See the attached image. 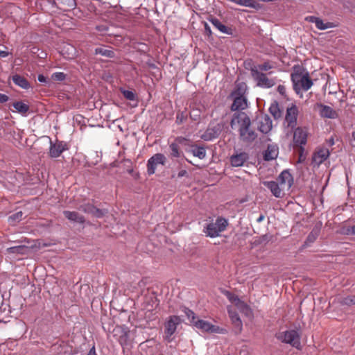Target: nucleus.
Returning a JSON list of instances; mask_svg holds the SVG:
<instances>
[{
	"label": "nucleus",
	"instance_id": "obj_1",
	"mask_svg": "<svg viewBox=\"0 0 355 355\" xmlns=\"http://www.w3.org/2000/svg\"><path fill=\"white\" fill-rule=\"evenodd\" d=\"M251 121L244 112L234 114L230 123L232 128H238L241 139L243 141H252L257 138V133L250 128Z\"/></svg>",
	"mask_w": 355,
	"mask_h": 355
},
{
	"label": "nucleus",
	"instance_id": "obj_2",
	"mask_svg": "<svg viewBox=\"0 0 355 355\" xmlns=\"http://www.w3.org/2000/svg\"><path fill=\"white\" fill-rule=\"evenodd\" d=\"M181 311L185 313L188 320L192 323L196 328L202 330V331L211 333V334H222L224 330L220 328L218 326L212 324L208 321L204 320L197 319L195 316V313L187 307H182Z\"/></svg>",
	"mask_w": 355,
	"mask_h": 355
},
{
	"label": "nucleus",
	"instance_id": "obj_3",
	"mask_svg": "<svg viewBox=\"0 0 355 355\" xmlns=\"http://www.w3.org/2000/svg\"><path fill=\"white\" fill-rule=\"evenodd\" d=\"M227 225L228 221L227 219L223 217H218L214 222L211 221L206 225L203 232L206 236L216 238L219 236L220 233L226 230Z\"/></svg>",
	"mask_w": 355,
	"mask_h": 355
},
{
	"label": "nucleus",
	"instance_id": "obj_4",
	"mask_svg": "<svg viewBox=\"0 0 355 355\" xmlns=\"http://www.w3.org/2000/svg\"><path fill=\"white\" fill-rule=\"evenodd\" d=\"M291 79L293 83L294 89L297 93H299L301 89L304 91L309 90L313 85L307 73L304 74L300 73H293Z\"/></svg>",
	"mask_w": 355,
	"mask_h": 355
},
{
	"label": "nucleus",
	"instance_id": "obj_5",
	"mask_svg": "<svg viewBox=\"0 0 355 355\" xmlns=\"http://www.w3.org/2000/svg\"><path fill=\"white\" fill-rule=\"evenodd\" d=\"M277 338L283 343L289 344L297 349H300V336L296 330L291 329L279 332L277 335Z\"/></svg>",
	"mask_w": 355,
	"mask_h": 355
},
{
	"label": "nucleus",
	"instance_id": "obj_6",
	"mask_svg": "<svg viewBox=\"0 0 355 355\" xmlns=\"http://www.w3.org/2000/svg\"><path fill=\"white\" fill-rule=\"evenodd\" d=\"M113 335L123 348L130 345V330L128 327L116 326L113 330Z\"/></svg>",
	"mask_w": 355,
	"mask_h": 355
},
{
	"label": "nucleus",
	"instance_id": "obj_7",
	"mask_svg": "<svg viewBox=\"0 0 355 355\" xmlns=\"http://www.w3.org/2000/svg\"><path fill=\"white\" fill-rule=\"evenodd\" d=\"M251 74L258 87L270 88L275 85V79L268 78L266 74L258 71L257 69H251Z\"/></svg>",
	"mask_w": 355,
	"mask_h": 355
},
{
	"label": "nucleus",
	"instance_id": "obj_8",
	"mask_svg": "<svg viewBox=\"0 0 355 355\" xmlns=\"http://www.w3.org/2000/svg\"><path fill=\"white\" fill-rule=\"evenodd\" d=\"M181 322L179 316L172 315L165 323V336L164 339L171 343L173 340L172 336L175 332L178 325Z\"/></svg>",
	"mask_w": 355,
	"mask_h": 355
},
{
	"label": "nucleus",
	"instance_id": "obj_9",
	"mask_svg": "<svg viewBox=\"0 0 355 355\" xmlns=\"http://www.w3.org/2000/svg\"><path fill=\"white\" fill-rule=\"evenodd\" d=\"M166 161V157L162 153H157L152 156L147 162L148 174L150 175L154 174L159 165H165Z\"/></svg>",
	"mask_w": 355,
	"mask_h": 355
},
{
	"label": "nucleus",
	"instance_id": "obj_10",
	"mask_svg": "<svg viewBox=\"0 0 355 355\" xmlns=\"http://www.w3.org/2000/svg\"><path fill=\"white\" fill-rule=\"evenodd\" d=\"M222 129L220 123L211 124L200 137L205 141H211L219 136Z\"/></svg>",
	"mask_w": 355,
	"mask_h": 355
},
{
	"label": "nucleus",
	"instance_id": "obj_11",
	"mask_svg": "<svg viewBox=\"0 0 355 355\" xmlns=\"http://www.w3.org/2000/svg\"><path fill=\"white\" fill-rule=\"evenodd\" d=\"M298 115V109L296 105H293L287 108L285 116V123L288 127L293 128L297 124V117Z\"/></svg>",
	"mask_w": 355,
	"mask_h": 355
},
{
	"label": "nucleus",
	"instance_id": "obj_12",
	"mask_svg": "<svg viewBox=\"0 0 355 355\" xmlns=\"http://www.w3.org/2000/svg\"><path fill=\"white\" fill-rule=\"evenodd\" d=\"M50 144L49 155L51 157H58L62 152L68 149L67 144L64 141H57L55 143H53L50 140Z\"/></svg>",
	"mask_w": 355,
	"mask_h": 355
},
{
	"label": "nucleus",
	"instance_id": "obj_13",
	"mask_svg": "<svg viewBox=\"0 0 355 355\" xmlns=\"http://www.w3.org/2000/svg\"><path fill=\"white\" fill-rule=\"evenodd\" d=\"M259 130L263 134L268 133L272 128V121L267 114H261L258 117Z\"/></svg>",
	"mask_w": 355,
	"mask_h": 355
},
{
	"label": "nucleus",
	"instance_id": "obj_14",
	"mask_svg": "<svg viewBox=\"0 0 355 355\" xmlns=\"http://www.w3.org/2000/svg\"><path fill=\"white\" fill-rule=\"evenodd\" d=\"M277 182L286 191H288L293 184V178L287 170L283 171L277 178Z\"/></svg>",
	"mask_w": 355,
	"mask_h": 355
},
{
	"label": "nucleus",
	"instance_id": "obj_15",
	"mask_svg": "<svg viewBox=\"0 0 355 355\" xmlns=\"http://www.w3.org/2000/svg\"><path fill=\"white\" fill-rule=\"evenodd\" d=\"M308 132L304 128H297L293 133V141L296 146L301 147L306 144L307 141Z\"/></svg>",
	"mask_w": 355,
	"mask_h": 355
},
{
	"label": "nucleus",
	"instance_id": "obj_16",
	"mask_svg": "<svg viewBox=\"0 0 355 355\" xmlns=\"http://www.w3.org/2000/svg\"><path fill=\"white\" fill-rule=\"evenodd\" d=\"M263 184L271 191L272 195L276 198H282L284 195V191H286L279 183L277 181H266Z\"/></svg>",
	"mask_w": 355,
	"mask_h": 355
},
{
	"label": "nucleus",
	"instance_id": "obj_17",
	"mask_svg": "<svg viewBox=\"0 0 355 355\" xmlns=\"http://www.w3.org/2000/svg\"><path fill=\"white\" fill-rule=\"evenodd\" d=\"M329 156V149L322 148L318 149L313 155L312 164L314 166H319L324 162Z\"/></svg>",
	"mask_w": 355,
	"mask_h": 355
},
{
	"label": "nucleus",
	"instance_id": "obj_18",
	"mask_svg": "<svg viewBox=\"0 0 355 355\" xmlns=\"http://www.w3.org/2000/svg\"><path fill=\"white\" fill-rule=\"evenodd\" d=\"M319 114L322 117L327 119H336L338 117V113L332 107L328 105L318 104Z\"/></svg>",
	"mask_w": 355,
	"mask_h": 355
},
{
	"label": "nucleus",
	"instance_id": "obj_19",
	"mask_svg": "<svg viewBox=\"0 0 355 355\" xmlns=\"http://www.w3.org/2000/svg\"><path fill=\"white\" fill-rule=\"evenodd\" d=\"M248 158V155L246 153L241 152L232 155L230 157V163L234 167L242 166Z\"/></svg>",
	"mask_w": 355,
	"mask_h": 355
},
{
	"label": "nucleus",
	"instance_id": "obj_20",
	"mask_svg": "<svg viewBox=\"0 0 355 355\" xmlns=\"http://www.w3.org/2000/svg\"><path fill=\"white\" fill-rule=\"evenodd\" d=\"M234 98V102L231 109L233 111L243 110L248 107L247 98L245 96H232Z\"/></svg>",
	"mask_w": 355,
	"mask_h": 355
},
{
	"label": "nucleus",
	"instance_id": "obj_21",
	"mask_svg": "<svg viewBox=\"0 0 355 355\" xmlns=\"http://www.w3.org/2000/svg\"><path fill=\"white\" fill-rule=\"evenodd\" d=\"M306 20L309 22L314 23L319 30H326L333 27L332 23H324L321 19L315 16H308L306 17Z\"/></svg>",
	"mask_w": 355,
	"mask_h": 355
},
{
	"label": "nucleus",
	"instance_id": "obj_22",
	"mask_svg": "<svg viewBox=\"0 0 355 355\" xmlns=\"http://www.w3.org/2000/svg\"><path fill=\"white\" fill-rule=\"evenodd\" d=\"M227 311L229 313V316L231 319V321L234 324V327L236 329V331L238 332H241L242 330L243 324L239 316L235 311H232V306L227 307Z\"/></svg>",
	"mask_w": 355,
	"mask_h": 355
},
{
	"label": "nucleus",
	"instance_id": "obj_23",
	"mask_svg": "<svg viewBox=\"0 0 355 355\" xmlns=\"http://www.w3.org/2000/svg\"><path fill=\"white\" fill-rule=\"evenodd\" d=\"M278 147L275 145H268L264 153V159L266 160L275 159L278 155Z\"/></svg>",
	"mask_w": 355,
	"mask_h": 355
},
{
	"label": "nucleus",
	"instance_id": "obj_24",
	"mask_svg": "<svg viewBox=\"0 0 355 355\" xmlns=\"http://www.w3.org/2000/svg\"><path fill=\"white\" fill-rule=\"evenodd\" d=\"M61 54L67 59H72L76 55V50L73 46L66 44L61 51Z\"/></svg>",
	"mask_w": 355,
	"mask_h": 355
},
{
	"label": "nucleus",
	"instance_id": "obj_25",
	"mask_svg": "<svg viewBox=\"0 0 355 355\" xmlns=\"http://www.w3.org/2000/svg\"><path fill=\"white\" fill-rule=\"evenodd\" d=\"M63 214L64 216L71 221L78 223H83L85 222L84 217L76 211H64Z\"/></svg>",
	"mask_w": 355,
	"mask_h": 355
},
{
	"label": "nucleus",
	"instance_id": "obj_26",
	"mask_svg": "<svg viewBox=\"0 0 355 355\" xmlns=\"http://www.w3.org/2000/svg\"><path fill=\"white\" fill-rule=\"evenodd\" d=\"M12 80L16 85L20 87L22 89H27L31 87L28 81L25 78L18 74L12 76Z\"/></svg>",
	"mask_w": 355,
	"mask_h": 355
},
{
	"label": "nucleus",
	"instance_id": "obj_27",
	"mask_svg": "<svg viewBox=\"0 0 355 355\" xmlns=\"http://www.w3.org/2000/svg\"><path fill=\"white\" fill-rule=\"evenodd\" d=\"M234 305L236 307V309L240 311V312H241L246 316L251 315L252 311H251L250 308L247 305V304H245L244 302L241 301L240 299L236 300Z\"/></svg>",
	"mask_w": 355,
	"mask_h": 355
},
{
	"label": "nucleus",
	"instance_id": "obj_28",
	"mask_svg": "<svg viewBox=\"0 0 355 355\" xmlns=\"http://www.w3.org/2000/svg\"><path fill=\"white\" fill-rule=\"evenodd\" d=\"M230 1L235 3L238 5L245 6L251 8L257 9L259 8V3L257 1H253L252 0H230Z\"/></svg>",
	"mask_w": 355,
	"mask_h": 355
},
{
	"label": "nucleus",
	"instance_id": "obj_29",
	"mask_svg": "<svg viewBox=\"0 0 355 355\" xmlns=\"http://www.w3.org/2000/svg\"><path fill=\"white\" fill-rule=\"evenodd\" d=\"M95 53L99 54L102 56H105L107 58H113L114 56V51L111 49V48H107L105 46L98 47L95 49Z\"/></svg>",
	"mask_w": 355,
	"mask_h": 355
},
{
	"label": "nucleus",
	"instance_id": "obj_30",
	"mask_svg": "<svg viewBox=\"0 0 355 355\" xmlns=\"http://www.w3.org/2000/svg\"><path fill=\"white\" fill-rule=\"evenodd\" d=\"M247 91V85L245 83H239L236 84L234 90L232 93V96H245Z\"/></svg>",
	"mask_w": 355,
	"mask_h": 355
},
{
	"label": "nucleus",
	"instance_id": "obj_31",
	"mask_svg": "<svg viewBox=\"0 0 355 355\" xmlns=\"http://www.w3.org/2000/svg\"><path fill=\"white\" fill-rule=\"evenodd\" d=\"M211 22L221 33L231 34V29L223 24L218 19H212Z\"/></svg>",
	"mask_w": 355,
	"mask_h": 355
},
{
	"label": "nucleus",
	"instance_id": "obj_32",
	"mask_svg": "<svg viewBox=\"0 0 355 355\" xmlns=\"http://www.w3.org/2000/svg\"><path fill=\"white\" fill-rule=\"evenodd\" d=\"M190 152L193 156L197 157L200 159H204L206 156V150L205 148L202 146H193L190 150Z\"/></svg>",
	"mask_w": 355,
	"mask_h": 355
},
{
	"label": "nucleus",
	"instance_id": "obj_33",
	"mask_svg": "<svg viewBox=\"0 0 355 355\" xmlns=\"http://www.w3.org/2000/svg\"><path fill=\"white\" fill-rule=\"evenodd\" d=\"M16 111L21 114H25L29 110V106L22 101H17L12 104Z\"/></svg>",
	"mask_w": 355,
	"mask_h": 355
},
{
	"label": "nucleus",
	"instance_id": "obj_34",
	"mask_svg": "<svg viewBox=\"0 0 355 355\" xmlns=\"http://www.w3.org/2000/svg\"><path fill=\"white\" fill-rule=\"evenodd\" d=\"M269 111L270 114L276 119L281 116V111L277 103L271 104L269 108Z\"/></svg>",
	"mask_w": 355,
	"mask_h": 355
},
{
	"label": "nucleus",
	"instance_id": "obj_35",
	"mask_svg": "<svg viewBox=\"0 0 355 355\" xmlns=\"http://www.w3.org/2000/svg\"><path fill=\"white\" fill-rule=\"evenodd\" d=\"M272 67H273L272 65L269 62H266L263 64H259V65L254 67L252 69H257V70H258V71L261 72V71H268V70L271 69Z\"/></svg>",
	"mask_w": 355,
	"mask_h": 355
},
{
	"label": "nucleus",
	"instance_id": "obj_36",
	"mask_svg": "<svg viewBox=\"0 0 355 355\" xmlns=\"http://www.w3.org/2000/svg\"><path fill=\"white\" fill-rule=\"evenodd\" d=\"M26 248L24 246L17 245L8 248L7 251L10 254H23Z\"/></svg>",
	"mask_w": 355,
	"mask_h": 355
},
{
	"label": "nucleus",
	"instance_id": "obj_37",
	"mask_svg": "<svg viewBox=\"0 0 355 355\" xmlns=\"http://www.w3.org/2000/svg\"><path fill=\"white\" fill-rule=\"evenodd\" d=\"M23 214H24L22 211H17V213L9 216L8 220L10 223L19 222V220H21L22 219Z\"/></svg>",
	"mask_w": 355,
	"mask_h": 355
},
{
	"label": "nucleus",
	"instance_id": "obj_38",
	"mask_svg": "<svg viewBox=\"0 0 355 355\" xmlns=\"http://www.w3.org/2000/svg\"><path fill=\"white\" fill-rule=\"evenodd\" d=\"M95 208L96 207L88 203V204H85V205H81L79 207V209L82 210L83 211H84L85 213L92 214Z\"/></svg>",
	"mask_w": 355,
	"mask_h": 355
},
{
	"label": "nucleus",
	"instance_id": "obj_39",
	"mask_svg": "<svg viewBox=\"0 0 355 355\" xmlns=\"http://www.w3.org/2000/svg\"><path fill=\"white\" fill-rule=\"evenodd\" d=\"M343 304L350 306L352 304H355V296H347L344 297L341 302Z\"/></svg>",
	"mask_w": 355,
	"mask_h": 355
},
{
	"label": "nucleus",
	"instance_id": "obj_40",
	"mask_svg": "<svg viewBox=\"0 0 355 355\" xmlns=\"http://www.w3.org/2000/svg\"><path fill=\"white\" fill-rule=\"evenodd\" d=\"M170 149L171 150V155L174 157H180L179 148L178 144L172 143L170 145Z\"/></svg>",
	"mask_w": 355,
	"mask_h": 355
},
{
	"label": "nucleus",
	"instance_id": "obj_41",
	"mask_svg": "<svg viewBox=\"0 0 355 355\" xmlns=\"http://www.w3.org/2000/svg\"><path fill=\"white\" fill-rule=\"evenodd\" d=\"M66 75L62 72H55L51 76V78L56 81H62L65 79Z\"/></svg>",
	"mask_w": 355,
	"mask_h": 355
},
{
	"label": "nucleus",
	"instance_id": "obj_42",
	"mask_svg": "<svg viewBox=\"0 0 355 355\" xmlns=\"http://www.w3.org/2000/svg\"><path fill=\"white\" fill-rule=\"evenodd\" d=\"M224 294L227 297V299L234 304L236 303V300L239 299L236 295L232 294L229 291H225Z\"/></svg>",
	"mask_w": 355,
	"mask_h": 355
},
{
	"label": "nucleus",
	"instance_id": "obj_43",
	"mask_svg": "<svg viewBox=\"0 0 355 355\" xmlns=\"http://www.w3.org/2000/svg\"><path fill=\"white\" fill-rule=\"evenodd\" d=\"M122 92H123V94L124 97L126 99L130 100V101L135 100V94L132 91L123 90Z\"/></svg>",
	"mask_w": 355,
	"mask_h": 355
},
{
	"label": "nucleus",
	"instance_id": "obj_44",
	"mask_svg": "<svg viewBox=\"0 0 355 355\" xmlns=\"http://www.w3.org/2000/svg\"><path fill=\"white\" fill-rule=\"evenodd\" d=\"M317 236H318V234L316 232H311L307 236L306 243L314 242L315 241Z\"/></svg>",
	"mask_w": 355,
	"mask_h": 355
},
{
	"label": "nucleus",
	"instance_id": "obj_45",
	"mask_svg": "<svg viewBox=\"0 0 355 355\" xmlns=\"http://www.w3.org/2000/svg\"><path fill=\"white\" fill-rule=\"evenodd\" d=\"M104 211L101 210L99 209H97L96 207L94 209V212L92 213V215L97 218H101L104 215Z\"/></svg>",
	"mask_w": 355,
	"mask_h": 355
},
{
	"label": "nucleus",
	"instance_id": "obj_46",
	"mask_svg": "<svg viewBox=\"0 0 355 355\" xmlns=\"http://www.w3.org/2000/svg\"><path fill=\"white\" fill-rule=\"evenodd\" d=\"M345 233L348 235H355V225L348 227L345 230Z\"/></svg>",
	"mask_w": 355,
	"mask_h": 355
},
{
	"label": "nucleus",
	"instance_id": "obj_47",
	"mask_svg": "<svg viewBox=\"0 0 355 355\" xmlns=\"http://www.w3.org/2000/svg\"><path fill=\"white\" fill-rule=\"evenodd\" d=\"M96 29L98 32L101 33L102 34H105L107 31V27L106 26L101 25L96 26Z\"/></svg>",
	"mask_w": 355,
	"mask_h": 355
},
{
	"label": "nucleus",
	"instance_id": "obj_48",
	"mask_svg": "<svg viewBox=\"0 0 355 355\" xmlns=\"http://www.w3.org/2000/svg\"><path fill=\"white\" fill-rule=\"evenodd\" d=\"M277 91L281 95L285 96L286 87L284 85H279L277 87Z\"/></svg>",
	"mask_w": 355,
	"mask_h": 355
},
{
	"label": "nucleus",
	"instance_id": "obj_49",
	"mask_svg": "<svg viewBox=\"0 0 355 355\" xmlns=\"http://www.w3.org/2000/svg\"><path fill=\"white\" fill-rule=\"evenodd\" d=\"M9 98L7 95L0 93V103H3L8 101Z\"/></svg>",
	"mask_w": 355,
	"mask_h": 355
},
{
	"label": "nucleus",
	"instance_id": "obj_50",
	"mask_svg": "<svg viewBox=\"0 0 355 355\" xmlns=\"http://www.w3.org/2000/svg\"><path fill=\"white\" fill-rule=\"evenodd\" d=\"M38 81L42 83H47V78L42 74H40L37 77Z\"/></svg>",
	"mask_w": 355,
	"mask_h": 355
},
{
	"label": "nucleus",
	"instance_id": "obj_51",
	"mask_svg": "<svg viewBox=\"0 0 355 355\" xmlns=\"http://www.w3.org/2000/svg\"><path fill=\"white\" fill-rule=\"evenodd\" d=\"M87 355H97L96 353L95 347L94 346L92 347L90 350L89 351L88 354Z\"/></svg>",
	"mask_w": 355,
	"mask_h": 355
},
{
	"label": "nucleus",
	"instance_id": "obj_52",
	"mask_svg": "<svg viewBox=\"0 0 355 355\" xmlns=\"http://www.w3.org/2000/svg\"><path fill=\"white\" fill-rule=\"evenodd\" d=\"M8 54H9L8 52L0 50V57L6 58L8 55Z\"/></svg>",
	"mask_w": 355,
	"mask_h": 355
},
{
	"label": "nucleus",
	"instance_id": "obj_53",
	"mask_svg": "<svg viewBox=\"0 0 355 355\" xmlns=\"http://www.w3.org/2000/svg\"><path fill=\"white\" fill-rule=\"evenodd\" d=\"M264 219V216L263 215H261L257 219V221L258 223L261 222Z\"/></svg>",
	"mask_w": 355,
	"mask_h": 355
},
{
	"label": "nucleus",
	"instance_id": "obj_54",
	"mask_svg": "<svg viewBox=\"0 0 355 355\" xmlns=\"http://www.w3.org/2000/svg\"><path fill=\"white\" fill-rule=\"evenodd\" d=\"M177 121L181 123L182 121V116L180 117L179 114L177 115Z\"/></svg>",
	"mask_w": 355,
	"mask_h": 355
},
{
	"label": "nucleus",
	"instance_id": "obj_55",
	"mask_svg": "<svg viewBox=\"0 0 355 355\" xmlns=\"http://www.w3.org/2000/svg\"><path fill=\"white\" fill-rule=\"evenodd\" d=\"M186 173V171H180V172L178 173V176H179V177H182V176H183V175H184V173Z\"/></svg>",
	"mask_w": 355,
	"mask_h": 355
},
{
	"label": "nucleus",
	"instance_id": "obj_56",
	"mask_svg": "<svg viewBox=\"0 0 355 355\" xmlns=\"http://www.w3.org/2000/svg\"><path fill=\"white\" fill-rule=\"evenodd\" d=\"M205 29L207 31H208L209 33H211V30L209 28V27L208 26V25L207 24H205Z\"/></svg>",
	"mask_w": 355,
	"mask_h": 355
},
{
	"label": "nucleus",
	"instance_id": "obj_57",
	"mask_svg": "<svg viewBox=\"0 0 355 355\" xmlns=\"http://www.w3.org/2000/svg\"><path fill=\"white\" fill-rule=\"evenodd\" d=\"M352 139L355 141V132H353L352 133Z\"/></svg>",
	"mask_w": 355,
	"mask_h": 355
},
{
	"label": "nucleus",
	"instance_id": "obj_58",
	"mask_svg": "<svg viewBox=\"0 0 355 355\" xmlns=\"http://www.w3.org/2000/svg\"><path fill=\"white\" fill-rule=\"evenodd\" d=\"M0 323H6V322H4L3 320H0Z\"/></svg>",
	"mask_w": 355,
	"mask_h": 355
}]
</instances>
